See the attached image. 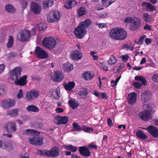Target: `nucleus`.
<instances>
[{
    "label": "nucleus",
    "mask_w": 158,
    "mask_h": 158,
    "mask_svg": "<svg viewBox=\"0 0 158 158\" xmlns=\"http://www.w3.org/2000/svg\"><path fill=\"white\" fill-rule=\"evenodd\" d=\"M133 20V17H127L124 19V22L126 23H131V24L132 23Z\"/></svg>",
    "instance_id": "obj_46"
},
{
    "label": "nucleus",
    "mask_w": 158,
    "mask_h": 158,
    "mask_svg": "<svg viewBox=\"0 0 158 158\" xmlns=\"http://www.w3.org/2000/svg\"><path fill=\"white\" fill-rule=\"evenodd\" d=\"M41 6L37 2H32L31 3L30 9L33 13L35 14H39L41 12Z\"/></svg>",
    "instance_id": "obj_10"
},
{
    "label": "nucleus",
    "mask_w": 158,
    "mask_h": 158,
    "mask_svg": "<svg viewBox=\"0 0 158 158\" xmlns=\"http://www.w3.org/2000/svg\"><path fill=\"white\" fill-rule=\"evenodd\" d=\"M21 72V68L19 67L15 68L10 71V77L12 79H15V83L16 85L24 86L27 83L26 75H25L20 77Z\"/></svg>",
    "instance_id": "obj_1"
},
{
    "label": "nucleus",
    "mask_w": 158,
    "mask_h": 158,
    "mask_svg": "<svg viewBox=\"0 0 158 158\" xmlns=\"http://www.w3.org/2000/svg\"><path fill=\"white\" fill-rule=\"evenodd\" d=\"M55 118L58 121L57 124H66L69 121L68 117L66 116H61L58 115L56 116Z\"/></svg>",
    "instance_id": "obj_22"
},
{
    "label": "nucleus",
    "mask_w": 158,
    "mask_h": 158,
    "mask_svg": "<svg viewBox=\"0 0 158 158\" xmlns=\"http://www.w3.org/2000/svg\"><path fill=\"white\" fill-rule=\"evenodd\" d=\"M75 84L74 81L69 82L68 84L64 85V88L65 89L70 90L75 87Z\"/></svg>",
    "instance_id": "obj_35"
},
{
    "label": "nucleus",
    "mask_w": 158,
    "mask_h": 158,
    "mask_svg": "<svg viewBox=\"0 0 158 158\" xmlns=\"http://www.w3.org/2000/svg\"><path fill=\"white\" fill-rule=\"evenodd\" d=\"M60 91H58L57 89H55L52 93V95L53 97L56 100H59L60 99Z\"/></svg>",
    "instance_id": "obj_40"
},
{
    "label": "nucleus",
    "mask_w": 158,
    "mask_h": 158,
    "mask_svg": "<svg viewBox=\"0 0 158 158\" xmlns=\"http://www.w3.org/2000/svg\"><path fill=\"white\" fill-rule=\"evenodd\" d=\"M37 27L38 30L40 31L46 29L47 27V25L45 23H41L38 24Z\"/></svg>",
    "instance_id": "obj_41"
},
{
    "label": "nucleus",
    "mask_w": 158,
    "mask_h": 158,
    "mask_svg": "<svg viewBox=\"0 0 158 158\" xmlns=\"http://www.w3.org/2000/svg\"><path fill=\"white\" fill-rule=\"evenodd\" d=\"M89 147L90 148H93L94 149L96 150L97 148V146L95 145L90 144L89 145Z\"/></svg>",
    "instance_id": "obj_64"
},
{
    "label": "nucleus",
    "mask_w": 158,
    "mask_h": 158,
    "mask_svg": "<svg viewBox=\"0 0 158 158\" xmlns=\"http://www.w3.org/2000/svg\"><path fill=\"white\" fill-rule=\"evenodd\" d=\"M18 98H21L23 97V90L22 89H20L17 95Z\"/></svg>",
    "instance_id": "obj_57"
},
{
    "label": "nucleus",
    "mask_w": 158,
    "mask_h": 158,
    "mask_svg": "<svg viewBox=\"0 0 158 158\" xmlns=\"http://www.w3.org/2000/svg\"><path fill=\"white\" fill-rule=\"evenodd\" d=\"M54 2L53 1L48 0L44 2L43 3L44 6L46 7H49L53 5Z\"/></svg>",
    "instance_id": "obj_42"
},
{
    "label": "nucleus",
    "mask_w": 158,
    "mask_h": 158,
    "mask_svg": "<svg viewBox=\"0 0 158 158\" xmlns=\"http://www.w3.org/2000/svg\"><path fill=\"white\" fill-rule=\"evenodd\" d=\"M19 110L18 109H14L13 110L7 111V114L13 117H16L18 114Z\"/></svg>",
    "instance_id": "obj_36"
},
{
    "label": "nucleus",
    "mask_w": 158,
    "mask_h": 158,
    "mask_svg": "<svg viewBox=\"0 0 158 158\" xmlns=\"http://www.w3.org/2000/svg\"><path fill=\"white\" fill-rule=\"evenodd\" d=\"M82 77L86 80L89 81L94 77V75H91L90 73L88 71L83 74Z\"/></svg>",
    "instance_id": "obj_31"
},
{
    "label": "nucleus",
    "mask_w": 158,
    "mask_h": 158,
    "mask_svg": "<svg viewBox=\"0 0 158 158\" xmlns=\"http://www.w3.org/2000/svg\"><path fill=\"white\" fill-rule=\"evenodd\" d=\"M144 41L145 43L147 44H149L152 43V40L150 38H146Z\"/></svg>",
    "instance_id": "obj_61"
},
{
    "label": "nucleus",
    "mask_w": 158,
    "mask_h": 158,
    "mask_svg": "<svg viewBox=\"0 0 158 158\" xmlns=\"http://www.w3.org/2000/svg\"><path fill=\"white\" fill-rule=\"evenodd\" d=\"M79 152L82 156L86 157L90 156L91 154V152L89 149L86 147L84 146L80 147Z\"/></svg>",
    "instance_id": "obj_17"
},
{
    "label": "nucleus",
    "mask_w": 158,
    "mask_h": 158,
    "mask_svg": "<svg viewBox=\"0 0 158 158\" xmlns=\"http://www.w3.org/2000/svg\"><path fill=\"white\" fill-rule=\"evenodd\" d=\"M62 17L61 13L58 11L54 10L52 11L47 16V20L49 23H53L60 19Z\"/></svg>",
    "instance_id": "obj_5"
},
{
    "label": "nucleus",
    "mask_w": 158,
    "mask_h": 158,
    "mask_svg": "<svg viewBox=\"0 0 158 158\" xmlns=\"http://www.w3.org/2000/svg\"><path fill=\"white\" fill-rule=\"evenodd\" d=\"M129 97L128 102L129 103L133 104L136 101L137 94L135 92L130 93L128 95Z\"/></svg>",
    "instance_id": "obj_24"
},
{
    "label": "nucleus",
    "mask_w": 158,
    "mask_h": 158,
    "mask_svg": "<svg viewBox=\"0 0 158 158\" xmlns=\"http://www.w3.org/2000/svg\"><path fill=\"white\" fill-rule=\"evenodd\" d=\"M151 26L148 25L147 23L144 26V29L145 30H148L150 31L151 30Z\"/></svg>",
    "instance_id": "obj_62"
},
{
    "label": "nucleus",
    "mask_w": 158,
    "mask_h": 158,
    "mask_svg": "<svg viewBox=\"0 0 158 158\" xmlns=\"http://www.w3.org/2000/svg\"><path fill=\"white\" fill-rule=\"evenodd\" d=\"M13 38L12 36H10L9 37L8 42L7 44V47L8 48H11L13 44Z\"/></svg>",
    "instance_id": "obj_45"
},
{
    "label": "nucleus",
    "mask_w": 158,
    "mask_h": 158,
    "mask_svg": "<svg viewBox=\"0 0 158 158\" xmlns=\"http://www.w3.org/2000/svg\"><path fill=\"white\" fill-rule=\"evenodd\" d=\"M35 52L36 56L40 59H46L49 57L48 53L39 46L36 48Z\"/></svg>",
    "instance_id": "obj_7"
},
{
    "label": "nucleus",
    "mask_w": 158,
    "mask_h": 158,
    "mask_svg": "<svg viewBox=\"0 0 158 158\" xmlns=\"http://www.w3.org/2000/svg\"><path fill=\"white\" fill-rule=\"evenodd\" d=\"M107 123L109 127H111L113 125L112 121L111 119L109 118H107Z\"/></svg>",
    "instance_id": "obj_60"
},
{
    "label": "nucleus",
    "mask_w": 158,
    "mask_h": 158,
    "mask_svg": "<svg viewBox=\"0 0 158 158\" xmlns=\"http://www.w3.org/2000/svg\"><path fill=\"white\" fill-rule=\"evenodd\" d=\"M16 123H15L9 122L6 124L4 127L8 132L12 133L16 131Z\"/></svg>",
    "instance_id": "obj_13"
},
{
    "label": "nucleus",
    "mask_w": 158,
    "mask_h": 158,
    "mask_svg": "<svg viewBox=\"0 0 158 158\" xmlns=\"http://www.w3.org/2000/svg\"><path fill=\"white\" fill-rule=\"evenodd\" d=\"M82 57V54L79 51H72L70 52V57L74 60H78L81 59Z\"/></svg>",
    "instance_id": "obj_15"
},
{
    "label": "nucleus",
    "mask_w": 158,
    "mask_h": 158,
    "mask_svg": "<svg viewBox=\"0 0 158 158\" xmlns=\"http://www.w3.org/2000/svg\"><path fill=\"white\" fill-rule=\"evenodd\" d=\"M20 158H30L29 154L27 153H25L21 154L19 156Z\"/></svg>",
    "instance_id": "obj_53"
},
{
    "label": "nucleus",
    "mask_w": 158,
    "mask_h": 158,
    "mask_svg": "<svg viewBox=\"0 0 158 158\" xmlns=\"http://www.w3.org/2000/svg\"><path fill=\"white\" fill-rule=\"evenodd\" d=\"M86 9L83 7H80L77 10V15L78 17H81L86 14Z\"/></svg>",
    "instance_id": "obj_28"
},
{
    "label": "nucleus",
    "mask_w": 158,
    "mask_h": 158,
    "mask_svg": "<svg viewBox=\"0 0 158 158\" xmlns=\"http://www.w3.org/2000/svg\"><path fill=\"white\" fill-rule=\"evenodd\" d=\"M96 24L97 25H98V27L99 28H102L104 27H107V25L105 23H100L98 24V23H96Z\"/></svg>",
    "instance_id": "obj_56"
},
{
    "label": "nucleus",
    "mask_w": 158,
    "mask_h": 158,
    "mask_svg": "<svg viewBox=\"0 0 158 158\" xmlns=\"http://www.w3.org/2000/svg\"><path fill=\"white\" fill-rule=\"evenodd\" d=\"M48 157H56L59 155L60 150L58 147L54 146L51 150H48Z\"/></svg>",
    "instance_id": "obj_16"
},
{
    "label": "nucleus",
    "mask_w": 158,
    "mask_h": 158,
    "mask_svg": "<svg viewBox=\"0 0 158 158\" xmlns=\"http://www.w3.org/2000/svg\"><path fill=\"white\" fill-rule=\"evenodd\" d=\"M43 45L48 49L54 48L57 44V41L54 38L52 37H46L42 40Z\"/></svg>",
    "instance_id": "obj_4"
},
{
    "label": "nucleus",
    "mask_w": 158,
    "mask_h": 158,
    "mask_svg": "<svg viewBox=\"0 0 158 158\" xmlns=\"http://www.w3.org/2000/svg\"><path fill=\"white\" fill-rule=\"evenodd\" d=\"M82 130L86 132H89L93 131L94 129L93 128L90 127H86L84 125H83Z\"/></svg>",
    "instance_id": "obj_47"
},
{
    "label": "nucleus",
    "mask_w": 158,
    "mask_h": 158,
    "mask_svg": "<svg viewBox=\"0 0 158 158\" xmlns=\"http://www.w3.org/2000/svg\"><path fill=\"white\" fill-rule=\"evenodd\" d=\"M5 66L3 64L0 65V73H2L4 70Z\"/></svg>",
    "instance_id": "obj_63"
},
{
    "label": "nucleus",
    "mask_w": 158,
    "mask_h": 158,
    "mask_svg": "<svg viewBox=\"0 0 158 158\" xmlns=\"http://www.w3.org/2000/svg\"><path fill=\"white\" fill-rule=\"evenodd\" d=\"M91 24V21L88 19L80 23L74 30V33L76 37L79 39L84 38L87 32L86 28H88Z\"/></svg>",
    "instance_id": "obj_2"
},
{
    "label": "nucleus",
    "mask_w": 158,
    "mask_h": 158,
    "mask_svg": "<svg viewBox=\"0 0 158 158\" xmlns=\"http://www.w3.org/2000/svg\"><path fill=\"white\" fill-rule=\"evenodd\" d=\"M99 15L101 18H105L108 16V13L106 11H102L100 13Z\"/></svg>",
    "instance_id": "obj_52"
},
{
    "label": "nucleus",
    "mask_w": 158,
    "mask_h": 158,
    "mask_svg": "<svg viewBox=\"0 0 158 158\" xmlns=\"http://www.w3.org/2000/svg\"><path fill=\"white\" fill-rule=\"evenodd\" d=\"M73 131H79L82 130L83 126L81 127L78 123H74L73 124Z\"/></svg>",
    "instance_id": "obj_39"
},
{
    "label": "nucleus",
    "mask_w": 158,
    "mask_h": 158,
    "mask_svg": "<svg viewBox=\"0 0 158 158\" xmlns=\"http://www.w3.org/2000/svg\"><path fill=\"white\" fill-rule=\"evenodd\" d=\"M142 6H145L147 9L151 11H154L155 10V6L149 2H144L142 3Z\"/></svg>",
    "instance_id": "obj_30"
},
{
    "label": "nucleus",
    "mask_w": 158,
    "mask_h": 158,
    "mask_svg": "<svg viewBox=\"0 0 158 158\" xmlns=\"http://www.w3.org/2000/svg\"><path fill=\"white\" fill-rule=\"evenodd\" d=\"M119 29L117 28H113L112 29L110 32V37L112 39L117 40L118 38V32H119Z\"/></svg>",
    "instance_id": "obj_25"
},
{
    "label": "nucleus",
    "mask_w": 158,
    "mask_h": 158,
    "mask_svg": "<svg viewBox=\"0 0 158 158\" xmlns=\"http://www.w3.org/2000/svg\"><path fill=\"white\" fill-rule=\"evenodd\" d=\"M26 110L28 111L33 112H38L39 110V108L33 105H29L27 107Z\"/></svg>",
    "instance_id": "obj_32"
},
{
    "label": "nucleus",
    "mask_w": 158,
    "mask_h": 158,
    "mask_svg": "<svg viewBox=\"0 0 158 158\" xmlns=\"http://www.w3.org/2000/svg\"><path fill=\"white\" fill-rule=\"evenodd\" d=\"M6 11L10 13H14L15 12V7L12 5L8 4L5 6Z\"/></svg>",
    "instance_id": "obj_33"
},
{
    "label": "nucleus",
    "mask_w": 158,
    "mask_h": 158,
    "mask_svg": "<svg viewBox=\"0 0 158 158\" xmlns=\"http://www.w3.org/2000/svg\"><path fill=\"white\" fill-rule=\"evenodd\" d=\"M77 4L75 0H66L64 4V6L66 9L69 10L76 6Z\"/></svg>",
    "instance_id": "obj_19"
},
{
    "label": "nucleus",
    "mask_w": 158,
    "mask_h": 158,
    "mask_svg": "<svg viewBox=\"0 0 158 158\" xmlns=\"http://www.w3.org/2000/svg\"><path fill=\"white\" fill-rule=\"evenodd\" d=\"M60 67L62 69L67 73L70 72L73 69V64L68 63L62 64Z\"/></svg>",
    "instance_id": "obj_23"
},
{
    "label": "nucleus",
    "mask_w": 158,
    "mask_h": 158,
    "mask_svg": "<svg viewBox=\"0 0 158 158\" xmlns=\"http://www.w3.org/2000/svg\"><path fill=\"white\" fill-rule=\"evenodd\" d=\"M15 101L13 99H5L2 102V106L5 108H7L14 106Z\"/></svg>",
    "instance_id": "obj_18"
},
{
    "label": "nucleus",
    "mask_w": 158,
    "mask_h": 158,
    "mask_svg": "<svg viewBox=\"0 0 158 158\" xmlns=\"http://www.w3.org/2000/svg\"><path fill=\"white\" fill-rule=\"evenodd\" d=\"M143 129L147 130L153 137L158 138V129L154 126L150 125Z\"/></svg>",
    "instance_id": "obj_11"
},
{
    "label": "nucleus",
    "mask_w": 158,
    "mask_h": 158,
    "mask_svg": "<svg viewBox=\"0 0 158 158\" xmlns=\"http://www.w3.org/2000/svg\"><path fill=\"white\" fill-rule=\"evenodd\" d=\"M141 24V20L139 18L136 16L133 17L132 23L129 26V29L131 31H136L140 27Z\"/></svg>",
    "instance_id": "obj_6"
},
{
    "label": "nucleus",
    "mask_w": 158,
    "mask_h": 158,
    "mask_svg": "<svg viewBox=\"0 0 158 158\" xmlns=\"http://www.w3.org/2000/svg\"><path fill=\"white\" fill-rule=\"evenodd\" d=\"M64 78V75L63 72L60 70H56L54 72V74L51 77L52 80L55 82H60Z\"/></svg>",
    "instance_id": "obj_8"
},
{
    "label": "nucleus",
    "mask_w": 158,
    "mask_h": 158,
    "mask_svg": "<svg viewBox=\"0 0 158 158\" xmlns=\"http://www.w3.org/2000/svg\"><path fill=\"white\" fill-rule=\"evenodd\" d=\"M152 79L153 82H158V74H154L152 76Z\"/></svg>",
    "instance_id": "obj_50"
},
{
    "label": "nucleus",
    "mask_w": 158,
    "mask_h": 158,
    "mask_svg": "<svg viewBox=\"0 0 158 158\" xmlns=\"http://www.w3.org/2000/svg\"><path fill=\"white\" fill-rule=\"evenodd\" d=\"M90 53L91 54V56H92L93 59L94 60H96L98 59V56L97 55H94V54L97 53V52L91 51L90 52Z\"/></svg>",
    "instance_id": "obj_51"
},
{
    "label": "nucleus",
    "mask_w": 158,
    "mask_h": 158,
    "mask_svg": "<svg viewBox=\"0 0 158 158\" xmlns=\"http://www.w3.org/2000/svg\"><path fill=\"white\" fill-rule=\"evenodd\" d=\"M135 80L140 81L143 85H145L147 84V81L145 77L142 76H136L135 77Z\"/></svg>",
    "instance_id": "obj_29"
},
{
    "label": "nucleus",
    "mask_w": 158,
    "mask_h": 158,
    "mask_svg": "<svg viewBox=\"0 0 158 158\" xmlns=\"http://www.w3.org/2000/svg\"><path fill=\"white\" fill-rule=\"evenodd\" d=\"M143 19L146 22H149L151 19L150 15L147 13H145L143 14Z\"/></svg>",
    "instance_id": "obj_48"
},
{
    "label": "nucleus",
    "mask_w": 158,
    "mask_h": 158,
    "mask_svg": "<svg viewBox=\"0 0 158 158\" xmlns=\"http://www.w3.org/2000/svg\"><path fill=\"white\" fill-rule=\"evenodd\" d=\"M117 61L116 58L113 56L111 55L110 58L109 60H108V64L110 65H112L115 64Z\"/></svg>",
    "instance_id": "obj_44"
},
{
    "label": "nucleus",
    "mask_w": 158,
    "mask_h": 158,
    "mask_svg": "<svg viewBox=\"0 0 158 158\" xmlns=\"http://www.w3.org/2000/svg\"><path fill=\"white\" fill-rule=\"evenodd\" d=\"M136 135L137 137L143 140L147 139L148 138L147 135L140 130H138L136 131Z\"/></svg>",
    "instance_id": "obj_27"
},
{
    "label": "nucleus",
    "mask_w": 158,
    "mask_h": 158,
    "mask_svg": "<svg viewBox=\"0 0 158 158\" xmlns=\"http://www.w3.org/2000/svg\"><path fill=\"white\" fill-rule=\"evenodd\" d=\"M30 37V31L28 30H26L23 32L20 33V37L18 39L20 41L24 42L28 40Z\"/></svg>",
    "instance_id": "obj_14"
},
{
    "label": "nucleus",
    "mask_w": 158,
    "mask_h": 158,
    "mask_svg": "<svg viewBox=\"0 0 158 158\" xmlns=\"http://www.w3.org/2000/svg\"><path fill=\"white\" fill-rule=\"evenodd\" d=\"M78 94L81 96L82 98H83V96H85L88 94L87 89L84 88L82 89V90L79 92Z\"/></svg>",
    "instance_id": "obj_43"
},
{
    "label": "nucleus",
    "mask_w": 158,
    "mask_h": 158,
    "mask_svg": "<svg viewBox=\"0 0 158 158\" xmlns=\"http://www.w3.org/2000/svg\"><path fill=\"white\" fill-rule=\"evenodd\" d=\"M5 89L2 86H0V95H2L5 94Z\"/></svg>",
    "instance_id": "obj_59"
},
{
    "label": "nucleus",
    "mask_w": 158,
    "mask_h": 158,
    "mask_svg": "<svg viewBox=\"0 0 158 158\" xmlns=\"http://www.w3.org/2000/svg\"><path fill=\"white\" fill-rule=\"evenodd\" d=\"M151 98V94L148 90H145L141 94V100L145 102L150 100Z\"/></svg>",
    "instance_id": "obj_20"
},
{
    "label": "nucleus",
    "mask_w": 158,
    "mask_h": 158,
    "mask_svg": "<svg viewBox=\"0 0 158 158\" xmlns=\"http://www.w3.org/2000/svg\"><path fill=\"white\" fill-rule=\"evenodd\" d=\"M39 95V92L36 90H31L27 92L26 94V98L31 100L37 97Z\"/></svg>",
    "instance_id": "obj_12"
},
{
    "label": "nucleus",
    "mask_w": 158,
    "mask_h": 158,
    "mask_svg": "<svg viewBox=\"0 0 158 158\" xmlns=\"http://www.w3.org/2000/svg\"><path fill=\"white\" fill-rule=\"evenodd\" d=\"M22 4L23 9H24L26 7L27 5V2L26 0H23L22 2Z\"/></svg>",
    "instance_id": "obj_58"
},
{
    "label": "nucleus",
    "mask_w": 158,
    "mask_h": 158,
    "mask_svg": "<svg viewBox=\"0 0 158 158\" xmlns=\"http://www.w3.org/2000/svg\"><path fill=\"white\" fill-rule=\"evenodd\" d=\"M151 111L149 110H144L139 113L140 118L144 121H147L149 120Z\"/></svg>",
    "instance_id": "obj_9"
},
{
    "label": "nucleus",
    "mask_w": 158,
    "mask_h": 158,
    "mask_svg": "<svg viewBox=\"0 0 158 158\" xmlns=\"http://www.w3.org/2000/svg\"><path fill=\"white\" fill-rule=\"evenodd\" d=\"M36 153L38 155L42 156L43 157L45 156L48 157V150H47L46 149H44L43 150L38 149L37 150Z\"/></svg>",
    "instance_id": "obj_34"
},
{
    "label": "nucleus",
    "mask_w": 158,
    "mask_h": 158,
    "mask_svg": "<svg viewBox=\"0 0 158 158\" xmlns=\"http://www.w3.org/2000/svg\"><path fill=\"white\" fill-rule=\"evenodd\" d=\"M24 134L27 135H31L32 137L29 139V141L31 144L39 146L42 145L44 143L43 139L42 137H40L39 135L40 132L36 130L28 129L23 132Z\"/></svg>",
    "instance_id": "obj_3"
},
{
    "label": "nucleus",
    "mask_w": 158,
    "mask_h": 158,
    "mask_svg": "<svg viewBox=\"0 0 158 158\" xmlns=\"http://www.w3.org/2000/svg\"><path fill=\"white\" fill-rule=\"evenodd\" d=\"M133 85L136 88H139L142 86V85L139 82H134Z\"/></svg>",
    "instance_id": "obj_54"
},
{
    "label": "nucleus",
    "mask_w": 158,
    "mask_h": 158,
    "mask_svg": "<svg viewBox=\"0 0 158 158\" xmlns=\"http://www.w3.org/2000/svg\"><path fill=\"white\" fill-rule=\"evenodd\" d=\"M116 0H102V4L105 6L107 7L112 3L114 2Z\"/></svg>",
    "instance_id": "obj_38"
},
{
    "label": "nucleus",
    "mask_w": 158,
    "mask_h": 158,
    "mask_svg": "<svg viewBox=\"0 0 158 158\" xmlns=\"http://www.w3.org/2000/svg\"><path fill=\"white\" fill-rule=\"evenodd\" d=\"M64 148L66 149L73 152H76L77 150V147L73 146L72 145H65Z\"/></svg>",
    "instance_id": "obj_37"
},
{
    "label": "nucleus",
    "mask_w": 158,
    "mask_h": 158,
    "mask_svg": "<svg viewBox=\"0 0 158 158\" xmlns=\"http://www.w3.org/2000/svg\"><path fill=\"white\" fill-rule=\"evenodd\" d=\"M100 98L103 99H107V97L106 96V94L105 93H102L100 94Z\"/></svg>",
    "instance_id": "obj_55"
},
{
    "label": "nucleus",
    "mask_w": 158,
    "mask_h": 158,
    "mask_svg": "<svg viewBox=\"0 0 158 158\" xmlns=\"http://www.w3.org/2000/svg\"><path fill=\"white\" fill-rule=\"evenodd\" d=\"M69 106L73 109H76L79 106V103L73 98H72L68 101Z\"/></svg>",
    "instance_id": "obj_26"
},
{
    "label": "nucleus",
    "mask_w": 158,
    "mask_h": 158,
    "mask_svg": "<svg viewBox=\"0 0 158 158\" xmlns=\"http://www.w3.org/2000/svg\"><path fill=\"white\" fill-rule=\"evenodd\" d=\"M117 40H123L127 37V33L123 28H119Z\"/></svg>",
    "instance_id": "obj_21"
},
{
    "label": "nucleus",
    "mask_w": 158,
    "mask_h": 158,
    "mask_svg": "<svg viewBox=\"0 0 158 158\" xmlns=\"http://www.w3.org/2000/svg\"><path fill=\"white\" fill-rule=\"evenodd\" d=\"M146 37V36L144 35L141 36L138 40V44H142L144 41V38Z\"/></svg>",
    "instance_id": "obj_49"
}]
</instances>
